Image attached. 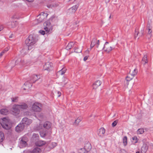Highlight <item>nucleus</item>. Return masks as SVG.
Returning a JSON list of instances; mask_svg holds the SVG:
<instances>
[{
    "label": "nucleus",
    "instance_id": "obj_1",
    "mask_svg": "<svg viewBox=\"0 0 153 153\" xmlns=\"http://www.w3.org/2000/svg\"><path fill=\"white\" fill-rule=\"evenodd\" d=\"M37 41V39L34 35H30L25 41V43L28 46V50H31Z\"/></svg>",
    "mask_w": 153,
    "mask_h": 153
},
{
    "label": "nucleus",
    "instance_id": "obj_2",
    "mask_svg": "<svg viewBox=\"0 0 153 153\" xmlns=\"http://www.w3.org/2000/svg\"><path fill=\"white\" fill-rule=\"evenodd\" d=\"M52 124L49 121H46L42 126V134H47L49 133V131L51 129Z\"/></svg>",
    "mask_w": 153,
    "mask_h": 153
},
{
    "label": "nucleus",
    "instance_id": "obj_3",
    "mask_svg": "<svg viewBox=\"0 0 153 153\" xmlns=\"http://www.w3.org/2000/svg\"><path fill=\"white\" fill-rule=\"evenodd\" d=\"M1 126L6 130H9L11 128L8 120L5 117L0 119V129Z\"/></svg>",
    "mask_w": 153,
    "mask_h": 153
},
{
    "label": "nucleus",
    "instance_id": "obj_4",
    "mask_svg": "<svg viewBox=\"0 0 153 153\" xmlns=\"http://www.w3.org/2000/svg\"><path fill=\"white\" fill-rule=\"evenodd\" d=\"M97 50L99 51L104 49L105 51L108 53L112 50V47L108 45V42H106L105 43L104 46H101L100 47L97 46Z\"/></svg>",
    "mask_w": 153,
    "mask_h": 153
},
{
    "label": "nucleus",
    "instance_id": "obj_5",
    "mask_svg": "<svg viewBox=\"0 0 153 153\" xmlns=\"http://www.w3.org/2000/svg\"><path fill=\"white\" fill-rule=\"evenodd\" d=\"M91 149V146L89 142H87L85 143L84 148L81 149H80L82 151L83 153H88Z\"/></svg>",
    "mask_w": 153,
    "mask_h": 153
},
{
    "label": "nucleus",
    "instance_id": "obj_6",
    "mask_svg": "<svg viewBox=\"0 0 153 153\" xmlns=\"http://www.w3.org/2000/svg\"><path fill=\"white\" fill-rule=\"evenodd\" d=\"M42 107V105L40 103L35 102L32 105V110L34 111L40 112Z\"/></svg>",
    "mask_w": 153,
    "mask_h": 153
},
{
    "label": "nucleus",
    "instance_id": "obj_7",
    "mask_svg": "<svg viewBox=\"0 0 153 153\" xmlns=\"http://www.w3.org/2000/svg\"><path fill=\"white\" fill-rule=\"evenodd\" d=\"M14 61H13L9 64V66H10L11 68L13 67L15 65L19 64V65H23L24 64V61L20 59H19L15 61V64H14Z\"/></svg>",
    "mask_w": 153,
    "mask_h": 153
},
{
    "label": "nucleus",
    "instance_id": "obj_8",
    "mask_svg": "<svg viewBox=\"0 0 153 153\" xmlns=\"http://www.w3.org/2000/svg\"><path fill=\"white\" fill-rule=\"evenodd\" d=\"M94 46H95L97 48V46L98 47H100L101 45H100V41L99 40H97V39L96 38H93L91 42L90 45V48L92 49Z\"/></svg>",
    "mask_w": 153,
    "mask_h": 153
},
{
    "label": "nucleus",
    "instance_id": "obj_9",
    "mask_svg": "<svg viewBox=\"0 0 153 153\" xmlns=\"http://www.w3.org/2000/svg\"><path fill=\"white\" fill-rule=\"evenodd\" d=\"M19 105L18 104L14 105L13 106V112L14 113L15 115L18 114L20 112V109L19 108Z\"/></svg>",
    "mask_w": 153,
    "mask_h": 153
},
{
    "label": "nucleus",
    "instance_id": "obj_10",
    "mask_svg": "<svg viewBox=\"0 0 153 153\" xmlns=\"http://www.w3.org/2000/svg\"><path fill=\"white\" fill-rule=\"evenodd\" d=\"M24 126V125L20 123L16 127L15 130L18 133H19L23 130Z\"/></svg>",
    "mask_w": 153,
    "mask_h": 153
},
{
    "label": "nucleus",
    "instance_id": "obj_11",
    "mask_svg": "<svg viewBox=\"0 0 153 153\" xmlns=\"http://www.w3.org/2000/svg\"><path fill=\"white\" fill-rule=\"evenodd\" d=\"M39 76H38L36 74L33 75L31 77V79L29 82L30 83H34L36 81L40 79Z\"/></svg>",
    "mask_w": 153,
    "mask_h": 153
},
{
    "label": "nucleus",
    "instance_id": "obj_12",
    "mask_svg": "<svg viewBox=\"0 0 153 153\" xmlns=\"http://www.w3.org/2000/svg\"><path fill=\"white\" fill-rule=\"evenodd\" d=\"M22 123L25 125H29L32 123V120L27 117L24 118L22 120Z\"/></svg>",
    "mask_w": 153,
    "mask_h": 153
},
{
    "label": "nucleus",
    "instance_id": "obj_13",
    "mask_svg": "<svg viewBox=\"0 0 153 153\" xmlns=\"http://www.w3.org/2000/svg\"><path fill=\"white\" fill-rule=\"evenodd\" d=\"M143 30H141L140 33H139L138 32V30L136 29L135 31L134 37L135 38H137V39H138L140 36L143 35Z\"/></svg>",
    "mask_w": 153,
    "mask_h": 153
},
{
    "label": "nucleus",
    "instance_id": "obj_14",
    "mask_svg": "<svg viewBox=\"0 0 153 153\" xmlns=\"http://www.w3.org/2000/svg\"><path fill=\"white\" fill-rule=\"evenodd\" d=\"M52 65V63L50 62H48L46 63L44 65L45 70H46L48 71H50V68H51Z\"/></svg>",
    "mask_w": 153,
    "mask_h": 153
},
{
    "label": "nucleus",
    "instance_id": "obj_15",
    "mask_svg": "<svg viewBox=\"0 0 153 153\" xmlns=\"http://www.w3.org/2000/svg\"><path fill=\"white\" fill-rule=\"evenodd\" d=\"M19 106V107L20 110H23L27 109L28 107V106L27 104L25 103H23L20 104H18Z\"/></svg>",
    "mask_w": 153,
    "mask_h": 153
},
{
    "label": "nucleus",
    "instance_id": "obj_16",
    "mask_svg": "<svg viewBox=\"0 0 153 153\" xmlns=\"http://www.w3.org/2000/svg\"><path fill=\"white\" fill-rule=\"evenodd\" d=\"M101 84V81L100 80H97L93 85L94 89H96L98 86H100Z\"/></svg>",
    "mask_w": 153,
    "mask_h": 153
},
{
    "label": "nucleus",
    "instance_id": "obj_17",
    "mask_svg": "<svg viewBox=\"0 0 153 153\" xmlns=\"http://www.w3.org/2000/svg\"><path fill=\"white\" fill-rule=\"evenodd\" d=\"M148 149V146L146 144H144L141 147V152L142 153H145Z\"/></svg>",
    "mask_w": 153,
    "mask_h": 153
},
{
    "label": "nucleus",
    "instance_id": "obj_18",
    "mask_svg": "<svg viewBox=\"0 0 153 153\" xmlns=\"http://www.w3.org/2000/svg\"><path fill=\"white\" fill-rule=\"evenodd\" d=\"M0 112L2 114L6 115L8 112V110L6 108H3L0 110Z\"/></svg>",
    "mask_w": 153,
    "mask_h": 153
},
{
    "label": "nucleus",
    "instance_id": "obj_19",
    "mask_svg": "<svg viewBox=\"0 0 153 153\" xmlns=\"http://www.w3.org/2000/svg\"><path fill=\"white\" fill-rule=\"evenodd\" d=\"M137 71L136 69H134V70H131L129 72L131 75H132L134 76L137 74Z\"/></svg>",
    "mask_w": 153,
    "mask_h": 153
},
{
    "label": "nucleus",
    "instance_id": "obj_20",
    "mask_svg": "<svg viewBox=\"0 0 153 153\" xmlns=\"http://www.w3.org/2000/svg\"><path fill=\"white\" fill-rule=\"evenodd\" d=\"M105 130L103 127H102L97 131V133L99 134H104Z\"/></svg>",
    "mask_w": 153,
    "mask_h": 153
},
{
    "label": "nucleus",
    "instance_id": "obj_21",
    "mask_svg": "<svg viewBox=\"0 0 153 153\" xmlns=\"http://www.w3.org/2000/svg\"><path fill=\"white\" fill-rule=\"evenodd\" d=\"M147 56V55H145L144 56L142 60V64L145 65L148 63Z\"/></svg>",
    "mask_w": 153,
    "mask_h": 153
},
{
    "label": "nucleus",
    "instance_id": "obj_22",
    "mask_svg": "<svg viewBox=\"0 0 153 153\" xmlns=\"http://www.w3.org/2000/svg\"><path fill=\"white\" fill-rule=\"evenodd\" d=\"M32 138L33 141L36 142L39 139L38 134H33Z\"/></svg>",
    "mask_w": 153,
    "mask_h": 153
},
{
    "label": "nucleus",
    "instance_id": "obj_23",
    "mask_svg": "<svg viewBox=\"0 0 153 153\" xmlns=\"http://www.w3.org/2000/svg\"><path fill=\"white\" fill-rule=\"evenodd\" d=\"M74 43L73 42H71L68 43L67 46L66 47L67 50L71 49L74 45Z\"/></svg>",
    "mask_w": 153,
    "mask_h": 153
},
{
    "label": "nucleus",
    "instance_id": "obj_24",
    "mask_svg": "<svg viewBox=\"0 0 153 153\" xmlns=\"http://www.w3.org/2000/svg\"><path fill=\"white\" fill-rule=\"evenodd\" d=\"M37 17L38 18L37 19L38 22H42L44 19V16H42L40 14L37 16Z\"/></svg>",
    "mask_w": 153,
    "mask_h": 153
},
{
    "label": "nucleus",
    "instance_id": "obj_25",
    "mask_svg": "<svg viewBox=\"0 0 153 153\" xmlns=\"http://www.w3.org/2000/svg\"><path fill=\"white\" fill-rule=\"evenodd\" d=\"M66 70V69L64 67L60 70L58 72V73L59 74H61V75H62L65 72Z\"/></svg>",
    "mask_w": 153,
    "mask_h": 153
},
{
    "label": "nucleus",
    "instance_id": "obj_26",
    "mask_svg": "<svg viewBox=\"0 0 153 153\" xmlns=\"http://www.w3.org/2000/svg\"><path fill=\"white\" fill-rule=\"evenodd\" d=\"M78 7L79 5L78 4H77L73 6L70 9L71 10H72L73 12H74L77 10L78 8Z\"/></svg>",
    "mask_w": 153,
    "mask_h": 153
},
{
    "label": "nucleus",
    "instance_id": "obj_27",
    "mask_svg": "<svg viewBox=\"0 0 153 153\" xmlns=\"http://www.w3.org/2000/svg\"><path fill=\"white\" fill-rule=\"evenodd\" d=\"M41 152V149L38 147H36L33 149L32 153H38Z\"/></svg>",
    "mask_w": 153,
    "mask_h": 153
},
{
    "label": "nucleus",
    "instance_id": "obj_28",
    "mask_svg": "<svg viewBox=\"0 0 153 153\" xmlns=\"http://www.w3.org/2000/svg\"><path fill=\"white\" fill-rule=\"evenodd\" d=\"M134 77V76L132 75H131L129 73L128 74V75L126 77V81H130Z\"/></svg>",
    "mask_w": 153,
    "mask_h": 153
},
{
    "label": "nucleus",
    "instance_id": "obj_29",
    "mask_svg": "<svg viewBox=\"0 0 153 153\" xmlns=\"http://www.w3.org/2000/svg\"><path fill=\"white\" fill-rule=\"evenodd\" d=\"M45 144V142L43 141H39L36 144V145L39 146H42L43 145H44Z\"/></svg>",
    "mask_w": 153,
    "mask_h": 153
},
{
    "label": "nucleus",
    "instance_id": "obj_30",
    "mask_svg": "<svg viewBox=\"0 0 153 153\" xmlns=\"http://www.w3.org/2000/svg\"><path fill=\"white\" fill-rule=\"evenodd\" d=\"M152 27L151 26V24L150 22L148 21V23L147 25V30H148V31L150 30L151 29H152Z\"/></svg>",
    "mask_w": 153,
    "mask_h": 153
},
{
    "label": "nucleus",
    "instance_id": "obj_31",
    "mask_svg": "<svg viewBox=\"0 0 153 153\" xmlns=\"http://www.w3.org/2000/svg\"><path fill=\"white\" fill-rule=\"evenodd\" d=\"M20 144L22 145V147H25L27 145L26 142L22 140L20 141Z\"/></svg>",
    "mask_w": 153,
    "mask_h": 153
},
{
    "label": "nucleus",
    "instance_id": "obj_32",
    "mask_svg": "<svg viewBox=\"0 0 153 153\" xmlns=\"http://www.w3.org/2000/svg\"><path fill=\"white\" fill-rule=\"evenodd\" d=\"M145 132V131L143 128L138 129L137 131V134H143Z\"/></svg>",
    "mask_w": 153,
    "mask_h": 153
},
{
    "label": "nucleus",
    "instance_id": "obj_33",
    "mask_svg": "<svg viewBox=\"0 0 153 153\" xmlns=\"http://www.w3.org/2000/svg\"><path fill=\"white\" fill-rule=\"evenodd\" d=\"M123 143L124 146H126L127 143V137L126 136H125L123 138Z\"/></svg>",
    "mask_w": 153,
    "mask_h": 153
},
{
    "label": "nucleus",
    "instance_id": "obj_34",
    "mask_svg": "<svg viewBox=\"0 0 153 153\" xmlns=\"http://www.w3.org/2000/svg\"><path fill=\"white\" fill-rule=\"evenodd\" d=\"M12 102H17L18 101V97H12L11 98Z\"/></svg>",
    "mask_w": 153,
    "mask_h": 153
},
{
    "label": "nucleus",
    "instance_id": "obj_35",
    "mask_svg": "<svg viewBox=\"0 0 153 153\" xmlns=\"http://www.w3.org/2000/svg\"><path fill=\"white\" fill-rule=\"evenodd\" d=\"M81 120L80 118H77L75 121L74 124L76 125H78L79 123L81 121Z\"/></svg>",
    "mask_w": 153,
    "mask_h": 153
},
{
    "label": "nucleus",
    "instance_id": "obj_36",
    "mask_svg": "<svg viewBox=\"0 0 153 153\" xmlns=\"http://www.w3.org/2000/svg\"><path fill=\"white\" fill-rule=\"evenodd\" d=\"M9 50V48H6L5 49H4V50H3L0 53V56H1L6 51H8Z\"/></svg>",
    "mask_w": 153,
    "mask_h": 153
},
{
    "label": "nucleus",
    "instance_id": "obj_37",
    "mask_svg": "<svg viewBox=\"0 0 153 153\" xmlns=\"http://www.w3.org/2000/svg\"><path fill=\"white\" fill-rule=\"evenodd\" d=\"M4 139V134H0V143L2 142Z\"/></svg>",
    "mask_w": 153,
    "mask_h": 153
},
{
    "label": "nucleus",
    "instance_id": "obj_38",
    "mask_svg": "<svg viewBox=\"0 0 153 153\" xmlns=\"http://www.w3.org/2000/svg\"><path fill=\"white\" fill-rule=\"evenodd\" d=\"M118 120H117L114 121L112 124V126L113 127H115L117 123L118 122Z\"/></svg>",
    "mask_w": 153,
    "mask_h": 153
},
{
    "label": "nucleus",
    "instance_id": "obj_39",
    "mask_svg": "<svg viewBox=\"0 0 153 153\" xmlns=\"http://www.w3.org/2000/svg\"><path fill=\"white\" fill-rule=\"evenodd\" d=\"M41 15L44 16V19L46 18L48 16V14L46 13H45L44 12H42L40 14Z\"/></svg>",
    "mask_w": 153,
    "mask_h": 153
},
{
    "label": "nucleus",
    "instance_id": "obj_40",
    "mask_svg": "<svg viewBox=\"0 0 153 153\" xmlns=\"http://www.w3.org/2000/svg\"><path fill=\"white\" fill-rule=\"evenodd\" d=\"M57 145V143H52L51 144V147L52 148H53L56 146Z\"/></svg>",
    "mask_w": 153,
    "mask_h": 153
},
{
    "label": "nucleus",
    "instance_id": "obj_41",
    "mask_svg": "<svg viewBox=\"0 0 153 153\" xmlns=\"http://www.w3.org/2000/svg\"><path fill=\"white\" fill-rule=\"evenodd\" d=\"M74 52L76 53H81L82 52V50L80 49H78V48H76L75 49Z\"/></svg>",
    "mask_w": 153,
    "mask_h": 153
},
{
    "label": "nucleus",
    "instance_id": "obj_42",
    "mask_svg": "<svg viewBox=\"0 0 153 153\" xmlns=\"http://www.w3.org/2000/svg\"><path fill=\"white\" fill-rule=\"evenodd\" d=\"M21 140H25L26 141V142H27V138L26 137H25V136H24L23 137Z\"/></svg>",
    "mask_w": 153,
    "mask_h": 153
},
{
    "label": "nucleus",
    "instance_id": "obj_43",
    "mask_svg": "<svg viewBox=\"0 0 153 153\" xmlns=\"http://www.w3.org/2000/svg\"><path fill=\"white\" fill-rule=\"evenodd\" d=\"M44 29L45 31L47 33H48L50 31V29L48 27H46L45 28H44Z\"/></svg>",
    "mask_w": 153,
    "mask_h": 153
},
{
    "label": "nucleus",
    "instance_id": "obj_44",
    "mask_svg": "<svg viewBox=\"0 0 153 153\" xmlns=\"http://www.w3.org/2000/svg\"><path fill=\"white\" fill-rule=\"evenodd\" d=\"M50 22H49L48 21L45 22L44 25H46L48 27V26L50 25Z\"/></svg>",
    "mask_w": 153,
    "mask_h": 153
},
{
    "label": "nucleus",
    "instance_id": "obj_45",
    "mask_svg": "<svg viewBox=\"0 0 153 153\" xmlns=\"http://www.w3.org/2000/svg\"><path fill=\"white\" fill-rule=\"evenodd\" d=\"M152 29L150 30L149 31L148 33V35L149 36V37H151L152 36Z\"/></svg>",
    "mask_w": 153,
    "mask_h": 153
},
{
    "label": "nucleus",
    "instance_id": "obj_46",
    "mask_svg": "<svg viewBox=\"0 0 153 153\" xmlns=\"http://www.w3.org/2000/svg\"><path fill=\"white\" fill-rule=\"evenodd\" d=\"M132 139L133 140H135V143H136L137 142V138L136 137H132Z\"/></svg>",
    "mask_w": 153,
    "mask_h": 153
},
{
    "label": "nucleus",
    "instance_id": "obj_47",
    "mask_svg": "<svg viewBox=\"0 0 153 153\" xmlns=\"http://www.w3.org/2000/svg\"><path fill=\"white\" fill-rule=\"evenodd\" d=\"M39 32L42 35H44L45 33V31L42 30H40L39 31Z\"/></svg>",
    "mask_w": 153,
    "mask_h": 153
},
{
    "label": "nucleus",
    "instance_id": "obj_48",
    "mask_svg": "<svg viewBox=\"0 0 153 153\" xmlns=\"http://www.w3.org/2000/svg\"><path fill=\"white\" fill-rule=\"evenodd\" d=\"M120 152L121 153H126V151L124 149H121L120 150Z\"/></svg>",
    "mask_w": 153,
    "mask_h": 153
},
{
    "label": "nucleus",
    "instance_id": "obj_49",
    "mask_svg": "<svg viewBox=\"0 0 153 153\" xmlns=\"http://www.w3.org/2000/svg\"><path fill=\"white\" fill-rule=\"evenodd\" d=\"M88 56H85L84 58V61H86L87 59L88 58Z\"/></svg>",
    "mask_w": 153,
    "mask_h": 153
},
{
    "label": "nucleus",
    "instance_id": "obj_50",
    "mask_svg": "<svg viewBox=\"0 0 153 153\" xmlns=\"http://www.w3.org/2000/svg\"><path fill=\"white\" fill-rule=\"evenodd\" d=\"M57 93L58 94V97H59L61 95V93L59 91H58L57 92Z\"/></svg>",
    "mask_w": 153,
    "mask_h": 153
},
{
    "label": "nucleus",
    "instance_id": "obj_51",
    "mask_svg": "<svg viewBox=\"0 0 153 153\" xmlns=\"http://www.w3.org/2000/svg\"><path fill=\"white\" fill-rule=\"evenodd\" d=\"M26 1L29 2H32L34 0H26Z\"/></svg>",
    "mask_w": 153,
    "mask_h": 153
},
{
    "label": "nucleus",
    "instance_id": "obj_52",
    "mask_svg": "<svg viewBox=\"0 0 153 153\" xmlns=\"http://www.w3.org/2000/svg\"><path fill=\"white\" fill-rule=\"evenodd\" d=\"M46 134H40L42 137H44Z\"/></svg>",
    "mask_w": 153,
    "mask_h": 153
},
{
    "label": "nucleus",
    "instance_id": "obj_53",
    "mask_svg": "<svg viewBox=\"0 0 153 153\" xmlns=\"http://www.w3.org/2000/svg\"><path fill=\"white\" fill-rule=\"evenodd\" d=\"M91 48H90L89 50V49H88L87 50L85 51L86 52H88V53L89 52V51L91 50Z\"/></svg>",
    "mask_w": 153,
    "mask_h": 153
},
{
    "label": "nucleus",
    "instance_id": "obj_54",
    "mask_svg": "<svg viewBox=\"0 0 153 153\" xmlns=\"http://www.w3.org/2000/svg\"><path fill=\"white\" fill-rule=\"evenodd\" d=\"M0 134H4V133L2 131H0Z\"/></svg>",
    "mask_w": 153,
    "mask_h": 153
},
{
    "label": "nucleus",
    "instance_id": "obj_55",
    "mask_svg": "<svg viewBox=\"0 0 153 153\" xmlns=\"http://www.w3.org/2000/svg\"><path fill=\"white\" fill-rule=\"evenodd\" d=\"M2 30V28L1 27H0V31Z\"/></svg>",
    "mask_w": 153,
    "mask_h": 153
},
{
    "label": "nucleus",
    "instance_id": "obj_56",
    "mask_svg": "<svg viewBox=\"0 0 153 153\" xmlns=\"http://www.w3.org/2000/svg\"><path fill=\"white\" fill-rule=\"evenodd\" d=\"M136 153H140L139 152H137Z\"/></svg>",
    "mask_w": 153,
    "mask_h": 153
},
{
    "label": "nucleus",
    "instance_id": "obj_57",
    "mask_svg": "<svg viewBox=\"0 0 153 153\" xmlns=\"http://www.w3.org/2000/svg\"><path fill=\"white\" fill-rule=\"evenodd\" d=\"M109 18L110 19L111 18V15L109 17Z\"/></svg>",
    "mask_w": 153,
    "mask_h": 153
},
{
    "label": "nucleus",
    "instance_id": "obj_58",
    "mask_svg": "<svg viewBox=\"0 0 153 153\" xmlns=\"http://www.w3.org/2000/svg\"><path fill=\"white\" fill-rule=\"evenodd\" d=\"M10 38H11V37H11V36H10Z\"/></svg>",
    "mask_w": 153,
    "mask_h": 153
}]
</instances>
